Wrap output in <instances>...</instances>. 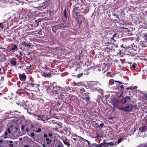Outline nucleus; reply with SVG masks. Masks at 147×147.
<instances>
[{
	"mask_svg": "<svg viewBox=\"0 0 147 147\" xmlns=\"http://www.w3.org/2000/svg\"><path fill=\"white\" fill-rule=\"evenodd\" d=\"M118 109L125 112H132L134 111L136 109L137 105H133L122 108H119Z\"/></svg>",
	"mask_w": 147,
	"mask_h": 147,
	"instance_id": "obj_1",
	"label": "nucleus"
},
{
	"mask_svg": "<svg viewBox=\"0 0 147 147\" xmlns=\"http://www.w3.org/2000/svg\"><path fill=\"white\" fill-rule=\"evenodd\" d=\"M65 24V21L64 20L63 22L62 23L60 24L52 26V29L53 31L54 32H55V31L56 30L60 29L62 28L66 27V25Z\"/></svg>",
	"mask_w": 147,
	"mask_h": 147,
	"instance_id": "obj_2",
	"label": "nucleus"
},
{
	"mask_svg": "<svg viewBox=\"0 0 147 147\" xmlns=\"http://www.w3.org/2000/svg\"><path fill=\"white\" fill-rule=\"evenodd\" d=\"M37 125H34L31 124L30 125V130L32 131L38 133L40 132L41 131V129L40 127L38 128Z\"/></svg>",
	"mask_w": 147,
	"mask_h": 147,
	"instance_id": "obj_3",
	"label": "nucleus"
},
{
	"mask_svg": "<svg viewBox=\"0 0 147 147\" xmlns=\"http://www.w3.org/2000/svg\"><path fill=\"white\" fill-rule=\"evenodd\" d=\"M90 87L92 89L94 90H98V84L95 82H92L90 84Z\"/></svg>",
	"mask_w": 147,
	"mask_h": 147,
	"instance_id": "obj_4",
	"label": "nucleus"
},
{
	"mask_svg": "<svg viewBox=\"0 0 147 147\" xmlns=\"http://www.w3.org/2000/svg\"><path fill=\"white\" fill-rule=\"evenodd\" d=\"M82 103L84 105H86L88 104L90 99V97L88 96L85 97H82Z\"/></svg>",
	"mask_w": 147,
	"mask_h": 147,
	"instance_id": "obj_5",
	"label": "nucleus"
},
{
	"mask_svg": "<svg viewBox=\"0 0 147 147\" xmlns=\"http://www.w3.org/2000/svg\"><path fill=\"white\" fill-rule=\"evenodd\" d=\"M86 58L87 57L86 56H85L84 57H80L79 60L81 64L83 65H86V62L87 61Z\"/></svg>",
	"mask_w": 147,
	"mask_h": 147,
	"instance_id": "obj_6",
	"label": "nucleus"
},
{
	"mask_svg": "<svg viewBox=\"0 0 147 147\" xmlns=\"http://www.w3.org/2000/svg\"><path fill=\"white\" fill-rule=\"evenodd\" d=\"M61 139L62 140L63 143L65 145H67L68 147H70V141L69 140H68L67 139V138H64L63 136H62Z\"/></svg>",
	"mask_w": 147,
	"mask_h": 147,
	"instance_id": "obj_7",
	"label": "nucleus"
},
{
	"mask_svg": "<svg viewBox=\"0 0 147 147\" xmlns=\"http://www.w3.org/2000/svg\"><path fill=\"white\" fill-rule=\"evenodd\" d=\"M7 3V1L5 0H0V6L1 7H5Z\"/></svg>",
	"mask_w": 147,
	"mask_h": 147,
	"instance_id": "obj_8",
	"label": "nucleus"
},
{
	"mask_svg": "<svg viewBox=\"0 0 147 147\" xmlns=\"http://www.w3.org/2000/svg\"><path fill=\"white\" fill-rule=\"evenodd\" d=\"M7 60L6 56L4 54H2L0 55V61L1 62H4L5 61Z\"/></svg>",
	"mask_w": 147,
	"mask_h": 147,
	"instance_id": "obj_9",
	"label": "nucleus"
},
{
	"mask_svg": "<svg viewBox=\"0 0 147 147\" xmlns=\"http://www.w3.org/2000/svg\"><path fill=\"white\" fill-rule=\"evenodd\" d=\"M9 21L11 22V24H13V23H14L15 22L16 20V18L15 16H11L9 18Z\"/></svg>",
	"mask_w": 147,
	"mask_h": 147,
	"instance_id": "obj_10",
	"label": "nucleus"
},
{
	"mask_svg": "<svg viewBox=\"0 0 147 147\" xmlns=\"http://www.w3.org/2000/svg\"><path fill=\"white\" fill-rule=\"evenodd\" d=\"M21 44L24 47H30L31 46V44L28 43V42L24 41L22 42Z\"/></svg>",
	"mask_w": 147,
	"mask_h": 147,
	"instance_id": "obj_11",
	"label": "nucleus"
},
{
	"mask_svg": "<svg viewBox=\"0 0 147 147\" xmlns=\"http://www.w3.org/2000/svg\"><path fill=\"white\" fill-rule=\"evenodd\" d=\"M130 99V97L129 96L125 97L124 98L121 100V102L123 104L125 103L129 100Z\"/></svg>",
	"mask_w": 147,
	"mask_h": 147,
	"instance_id": "obj_12",
	"label": "nucleus"
},
{
	"mask_svg": "<svg viewBox=\"0 0 147 147\" xmlns=\"http://www.w3.org/2000/svg\"><path fill=\"white\" fill-rule=\"evenodd\" d=\"M19 78L22 81H25L26 78V76L25 75L24 73H23L20 75Z\"/></svg>",
	"mask_w": 147,
	"mask_h": 147,
	"instance_id": "obj_13",
	"label": "nucleus"
},
{
	"mask_svg": "<svg viewBox=\"0 0 147 147\" xmlns=\"http://www.w3.org/2000/svg\"><path fill=\"white\" fill-rule=\"evenodd\" d=\"M34 33L36 34H38L39 35H42V30L40 29L34 31Z\"/></svg>",
	"mask_w": 147,
	"mask_h": 147,
	"instance_id": "obj_14",
	"label": "nucleus"
},
{
	"mask_svg": "<svg viewBox=\"0 0 147 147\" xmlns=\"http://www.w3.org/2000/svg\"><path fill=\"white\" fill-rule=\"evenodd\" d=\"M147 129V126L144 125H142L139 128V130L142 132L145 131Z\"/></svg>",
	"mask_w": 147,
	"mask_h": 147,
	"instance_id": "obj_15",
	"label": "nucleus"
},
{
	"mask_svg": "<svg viewBox=\"0 0 147 147\" xmlns=\"http://www.w3.org/2000/svg\"><path fill=\"white\" fill-rule=\"evenodd\" d=\"M44 141L48 145L50 144V143L52 141V139L51 138H49L48 137L44 138Z\"/></svg>",
	"mask_w": 147,
	"mask_h": 147,
	"instance_id": "obj_16",
	"label": "nucleus"
},
{
	"mask_svg": "<svg viewBox=\"0 0 147 147\" xmlns=\"http://www.w3.org/2000/svg\"><path fill=\"white\" fill-rule=\"evenodd\" d=\"M83 74V73L82 72H80V73H79L78 74H75V73H72V75L73 76H77V77L78 78H80V77L82 76Z\"/></svg>",
	"mask_w": 147,
	"mask_h": 147,
	"instance_id": "obj_17",
	"label": "nucleus"
},
{
	"mask_svg": "<svg viewBox=\"0 0 147 147\" xmlns=\"http://www.w3.org/2000/svg\"><path fill=\"white\" fill-rule=\"evenodd\" d=\"M13 47H12L11 48V49L12 50V52L13 53L14 52L15 50H17V49H18L17 46L16 45L13 44Z\"/></svg>",
	"mask_w": 147,
	"mask_h": 147,
	"instance_id": "obj_18",
	"label": "nucleus"
},
{
	"mask_svg": "<svg viewBox=\"0 0 147 147\" xmlns=\"http://www.w3.org/2000/svg\"><path fill=\"white\" fill-rule=\"evenodd\" d=\"M51 74V73H47L45 72H43V74H42V76L45 77H48L50 78Z\"/></svg>",
	"mask_w": 147,
	"mask_h": 147,
	"instance_id": "obj_19",
	"label": "nucleus"
},
{
	"mask_svg": "<svg viewBox=\"0 0 147 147\" xmlns=\"http://www.w3.org/2000/svg\"><path fill=\"white\" fill-rule=\"evenodd\" d=\"M45 88L48 90H53L55 88V87H54L53 86H45Z\"/></svg>",
	"mask_w": 147,
	"mask_h": 147,
	"instance_id": "obj_20",
	"label": "nucleus"
},
{
	"mask_svg": "<svg viewBox=\"0 0 147 147\" xmlns=\"http://www.w3.org/2000/svg\"><path fill=\"white\" fill-rule=\"evenodd\" d=\"M16 59H15V60L11 59L10 60V63L11 65H17V62L16 61Z\"/></svg>",
	"mask_w": 147,
	"mask_h": 147,
	"instance_id": "obj_21",
	"label": "nucleus"
},
{
	"mask_svg": "<svg viewBox=\"0 0 147 147\" xmlns=\"http://www.w3.org/2000/svg\"><path fill=\"white\" fill-rule=\"evenodd\" d=\"M21 106L22 107H23L26 110H27V111L28 113H29L28 111V108L27 105L25 104V103H23L22 104Z\"/></svg>",
	"mask_w": 147,
	"mask_h": 147,
	"instance_id": "obj_22",
	"label": "nucleus"
},
{
	"mask_svg": "<svg viewBox=\"0 0 147 147\" xmlns=\"http://www.w3.org/2000/svg\"><path fill=\"white\" fill-rule=\"evenodd\" d=\"M78 13H77V12H76L75 14L76 15V16L77 17V20L78 21V23L80 25L82 24V21L80 20L78 16Z\"/></svg>",
	"mask_w": 147,
	"mask_h": 147,
	"instance_id": "obj_23",
	"label": "nucleus"
},
{
	"mask_svg": "<svg viewBox=\"0 0 147 147\" xmlns=\"http://www.w3.org/2000/svg\"><path fill=\"white\" fill-rule=\"evenodd\" d=\"M36 85L32 83H28L27 84V86L30 87H33Z\"/></svg>",
	"mask_w": 147,
	"mask_h": 147,
	"instance_id": "obj_24",
	"label": "nucleus"
},
{
	"mask_svg": "<svg viewBox=\"0 0 147 147\" xmlns=\"http://www.w3.org/2000/svg\"><path fill=\"white\" fill-rule=\"evenodd\" d=\"M42 116L40 115H38V118H36L37 120H40L41 121H43V122H45V120L44 119H43L41 117Z\"/></svg>",
	"mask_w": 147,
	"mask_h": 147,
	"instance_id": "obj_25",
	"label": "nucleus"
},
{
	"mask_svg": "<svg viewBox=\"0 0 147 147\" xmlns=\"http://www.w3.org/2000/svg\"><path fill=\"white\" fill-rule=\"evenodd\" d=\"M2 24V26L3 27V28L6 27L7 26V21H5L4 22L1 23Z\"/></svg>",
	"mask_w": 147,
	"mask_h": 147,
	"instance_id": "obj_26",
	"label": "nucleus"
},
{
	"mask_svg": "<svg viewBox=\"0 0 147 147\" xmlns=\"http://www.w3.org/2000/svg\"><path fill=\"white\" fill-rule=\"evenodd\" d=\"M110 45H111V46H108V47H109V49H110L111 50H112V51H115V49H114V47H113V44H110Z\"/></svg>",
	"mask_w": 147,
	"mask_h": 147,
	"instance_id": "obj_27",
	"label": "nucleus"
},
{
	"mask_svg": "<svg viewBox=\"0 0 147 147\" xmlns=\"http://www.w3.org/2000/svg\"><path fill=\"white\" fill-rule=\"evenodd\" d=\"M75 72H74V73H75V74H78L79 73H80V69L79 68L76 69H75Z\"/></svg>",
	"mask_w": 147,
	"mask_h": 147,
	"instance_id": "obj_28",
	"label": "nucleus"
},
{
	"mask_svg": "<svg viewBox=\"0 0 147 147\" xmlns=\"http://www.w3.org/2000/svg\"><path fill=\"white\" fill-rule=\"evenodd\" d=\"M122 141H123V138H120L117 140L116 142V143L117 144L120 143Z\"/></svg>",
	"mask_w": 147,
	"mask_h": 147,
	"instance_id": "obj_29",
	"label": "nucleus"
},
{
	"mask_svg": "<svg viewBox=\"0 0 147 147\" xmlns=\"http://www.w3.org/2000/svg\"><path fill=\"white\" fill-rule=\"evenodd\" d=\"M143 37L144 39L145 40V42H147V33H145L144 34Z\"/></svg>",
	"mask_w": 147,
	"mask_h": 147,
	"instance_id": "obj_30",
	"label": "nucleus"
},
{
	"mask_svg": "<svg viewBox=\"0 0 147 147\" xmlns=\"http://www.w3.org/2000/svg\"><path fill=\"white\" fill-rule=\"evenodd\" d=\"M107 145H109L110 147H111L114 146V143L112 142H109L108 143H107Z\"/></svg>",
	"mask_w": 147,
	"mask_h": 147,
	"instance_id": "obj_31",
	"label": "nucleus"
},
{
	"mask_svg": "<svg viewBox=\"0 0 147 147\" xmlns=\"http://www.w3.org/2000/svg\"><path fill=\"white\" fill-rule=\"evenodd\" d=\"M64 17L66 18H67V11H66V9L65 8L64 11Z\"/></svg>",
	"mask_w": 147,
	"mask_h": 147,
	"instance_id": "obj_32",
	"label": "nucleus"
},
{
	"mask_svg": "<svg viewBox=\"0 0 147 147\" xmlns=\"http://www.w3.org/2000/svg\"><path fill=\"white\" fill-rule=\"evenodd\" d=\"M55 104L58 106H60L61 104V102L59 101H56L55 102Z\"/></svg>",
	"mask_w": 147,
	"mask_h": 147,
	"instance_id": "obj_33",
	"label": "nucleus"
},
{
	"mask_svg": "<svg viewBox=\"0 0 147 147\" xmlns=\"http://www.w3.org/2000/svg\"><path fill=\"white\" fill-rule=\"evenodd\" d=\"M104 125V123H102L100 124V125H99L98 126H97V127H99L100 128H102L103 127Z\"/></svg>",
	"mask_w": 147,
	"mask_h": 147,
	"instance_id": "obj_34",
	"label": "nucleus"
},
{
	"mask_svg": "<svg viewBox=\"0 0 147 147\" xmlns=\"http://www.w3.org/2000/svg\"><path fill=\"white\" fill-rule=\"evenodd\" d=\"M119 35L118 34L116 33L115 34H114L113 35V37H114L116 39L118 38L119 37Z\"/></svg>",
	"mask_w": 147,
	"mask_h": 147,
	"instance_id": "obj_35",
	"label": "nucleus"
},
{
	"mask_svg": "<svg viewBox=\"0 0 147 147\" xmlns=\"http://www.w3.org/2000/svg\"><path fill=\"white\" fill-rule=\"evenodd\" d=\"M114 38H115L113 37H113L112 38H110L111 40V41L112 43L115 42H116V41Z\"/></svg>",
	"mask_w": 147,
	"mask_h": 147,
	"instance_id": "obj_36",
	"label": "nucleus"
},
{
	"mask_svg": "<svg viewBox=\"0 0 147 147\" xmlns=\"http://www.w3.org/2000/svg\"><path fill=\"white\" fill-rule=\"evenodd\" d=\"M74 85L75 86H80L81 85V83L80 82H78L77 83L75 82L74 83Z\"/></svg>",
	"mask_w": 147,
	"mask_h": 147,
	"instance_id": "obj_37",
	"label": "nucleus"
},
{
	"mask_svg": "<svg viewBox=\"0 0 147 147\" xmlns=\"http://www.w3.org/2000/svg\"><path fill=\"white\" fill-rule=\"evenodd\" d=\"M115 83H118L119 84H122V83L121 82H119V81H113L112 82V83L114 84L115 83Z\"/></svg>",
	"mask_w": 147,
	"mask_h": 147,
	"instance_id": "obj_38",
	"label": "nucleus"
},
{
	"mask_svg": "<svg viewBox=\"0 0 147 147\" xmlns=\"http://www.w3.org/2000/svg\"><path fill=\"white\" fill-rule=\"evenodd\" d=\"M103 143H101L100 144H96V147H103Z\"/></svg>",
	"mask_w": 147,
	"mask_h": 147,
	"instance_id": "obj_39",
	"label": "nucleus"
},
{
	"mask_svg": "<svg viewBox=\"0 0 147 147\" xmlns=\"http://www.w3.org/2000/svg\"><path fill=\"white\" fill-rule=\"evenodd\" d=\"M78 7H75L73 9V11L74 12H76L77 11L79 10V9H78Z\"/></svg>",
	"mask_w": 147,
	"mask_h": 147,
	"instance_id": "obj_40",
	"label": "nucleus"
},
{
	"mask_svg": "<svg viewBox=\"0 0 147 147\" xmlns=\"http://www.w3.org/2000/svg\"><path fill=\"white\" fill-rule=\"evenodd\" d=\"M24 126L23 125H22L21 127V130L23 132H25V131L24 130Z\"/></svg>",
	"mask_w": 147,
	"mask_h": 147,
	"instance_id": "obj_41",
	"label": "nucleus"
},
{
	"mask_svg": "<svg viewBox=\"0 0 147 147\" xmlns=\"http://www.w3.org/2000/svg\"><path fill=\"white\" fill-rule=\"evenodd\" d=\"M121 28L122 29H125L126 30H125L126 31H127L129 30L128 28L125 27L124 26H121Z\"/></svg>",
	"mask_w": 147,
	"mask_h": 147,
	"instance_id": "obj_42",
	"label": "nucleus"
},
{
	"mask_svg": "<svg viewBox=\"0 0 147 147\" xmlns=\"http://www.w3.org/2000/svg\"><path fill=\"white\" fill-rule=\"evenodd\" d=\"M136 64L135 63H133L132 64V66L134 69H135V68H136Z\"/></svg>",
	"mask_w": 147,
	"mask_h": 147,
	"instance_id": "obj_43",
	"label": "nucleus"
},
{
	"mask_svg": "<svg viewBox=\"0 0 147 147\" xmlns=\"http://www.w3.org/2000/svg\"><path fill=\"white\" fill-rule=\"evenodd\" d=\"M105 50L107 52H112V50H111L110 49H109V47H107L105 49Z\"/></svg>",
	"mask_w": 147,
	"mask_h": 147,
	"instance_id": "obj_44",
	"label": "nucleus"
},
{
	"mask_svg": "<svg viewBox=\"0 0 147 147\" xmlns=\"http://www.w3.org/2000/svg\"><path fill=\"white\" fill-rule=\"evenodd\" d=\"M31 65H30V66H27L26 69L30 70L31 69Z\"/></svg>",
	"mask_w": 147,
	"mask_h": 147,
	"instance_id": "obj_45",
	"label": "nucleus"
},
{
	"mask_svg": "<svg viewBox=\"0 0 147 147\" xmlns=\"http://www.w3.org/2000/svg\"><path fill=\"white\" fill-rule=\"evenodd\" d=\"M118 89H119L120 88H121V90L122 91V90H123L124 89V87L123 86H118Z\"/></svg>",
	"mask_w": 147,
	"mask_h": 147,
	"instance_id": "obj_46",
	"label": "nucleus"
},
{
	"mask_svg": "<svg viewBox=\"0 0 147 147\" xmlns=\"http://www.w3.org/2000/svg\"><path fill=\"white\" fill-rule=\"evenodd\" d=\"M88 93L87 92H84V93H82V94L84 96H88Z\"/></svg>",
	"mask_w": 147,
	"mask_h": 147,
	"instance_id": "obj_47",
	"label": "nucleus"
},
{
	"mask_svg": "<svg viewBox=\"0 0 147 147\" xmlns=\"http://www.w3.org/2000/svg\"><path fill=\"white\" fill-rule=\"evenodd\" d=\"M80 91L82 94L84 92H85V90L84 88H83L80 89Z\"/></svg>",
	"mask_w": 147,
	"mask_h": 147,
	"instance_id": "obj_48",
	"label": "nucleus"
},
{
	"mask_svg": "<svg viewBox=\"0 0 147 147\" xmlns=\"http://www.w3.org/2000/svg\"><path fill=\"white\" fill-rule=\"evenodd\" d=\"M7 132L9 134H11V131L9 128H8L7 129Z\"/></svg>",
	"mask_w": 147,
	"mask_h": 147,
	"instance_id": "obj_49",
	"label": "nucleus"
},
{
	"mask_svg": "<svg viewBox=\"0 0 147 147\" xmlns=\"http://www.w3.org/2000/svg\"><path fill=\"white\" fill-rule=\"evenodd\" d=\"M44 138H47L48 135L47 134H44L43 136Z\"/></svg>",
	"mask_w": 147,
	"mask_h": 147,
	"instance_id": "obj_50",
	"label": "nucleus"
},
{
	"mask_svg": "<svg viewBox=\"0 0 147 147\" xmlns=\"http://www.w3.org/2000/svg\"><path fill=\"white\" fill-rule=\"evenodd\" d=\"M8 133L7 130L5 131L4 135L5 136H6L8 135Z\"/></svg>",
	"mask_w": 147,
	"mask_h": 147,
	"instance_id": "obj_51",
	"label": "nucleus"
},
{
	"mask_svg": "<svg viewBox=\"0 0 147 147\" xmlns=\"http://www.w3.org/2000/svg\"><path fill=\"white\" fill-rule=\"evenodd\" d=\"M8 147H13V144H10L8 145Z\"/></svg>",
	"mask_w": 147,
	"mask_h": 147,
	"instance_id": "obj_52",
	"label": "nucleus"
},
{
	"mask_svg": "<svg viewBox=\"0 0 147 147\" xmlns=\"http://www.w3.org/2000/svg\"><path fill=\"white\" fill-rule=\"evenodd\" d=\"M113 47H116V48H117L118 47V45H117V44H113Z\"/></svg>",
	"mask_w": 147,
	"mask_h": 147,
	"instance_id": "obj_53",
	"label": "nucleus"
},
{
	"mask_svg": "<svg viewBox=\"0 0 147 147\" xmlns=\"http://www.w3.org/2000/svg\"><path fill=\"white\" fill-rule=\"evenodd\" d=\"M113 111H115V106L114 105H113Z\"/></svg>",
	"mask_w": 147,
	"mask_h": 147,
	"instance_id": "obj_54",
	"label": "nucleus"
},
{
	"mask_svg": "<svg viewBox=\"0 0 147 147\" xmlns=\"http://www.w3.org/2000/svg\"><path fill=\"white\" fill-rule=\"evenodd\" d=\"M53 134L51 133H49L48 134V136L49 137H51L53 136Z\"/></svg>",
	"mask_w": 147,
	"mask_h": 147,
	"instance_id": "obj_55",
	"label": "nucleus"
},
{
	"mask_svg": "<svg viewBox=\"0 0 147 147\" xmlns=\"http://www.w3.org/2000/svg\"><path fill=\"white\" fill-rule=\"evenodd\" d=\"M92 146H95V147H96V143H93V144H92Z\"/></svg>",
	"mask_w": 147,
	"mask_h": 147,
	"instance_id": "obj_56",
	"label": "nucleus"
},
{
	"mask_svg": "<svg viewBox=\"0 0 147 147\" xmlns=\"http://www.w3.org/2000/svg\"><path fill=\"white\" fill-rule=\"evenodd\" d=\"M57 147H64L63 144H59L58 145Z\"/></svg>",
	"mask_w": 147,
	"mask_h": 147,
	"instance_id": "obj_57",
	"label": "nucleus"
},
{
	"mask_svg": "<svg viewBox=\"0 0 147 147\" xmlns=\"http://www.w3.org/2000/svg\"><path fill=\"white\" fill-rule=\"evenodd\" d=\"M0 28H1L2 29L3 28L2 24L1 23H0Z\"/></svg>",
	"mask_w": 147,
	"mask_h": 147,
	"instance_id": "obj_58",
	"label": "nucleus"
},
{
	"mask_svg": "<svg viewBox=\"0 0 147 147\" xmlns=\"http://www.w3.org/2000/svg\"><path fill=\"white\" fill-rule=\"evenodd\" d=\"M35 136L34 134V133H32L31 134V137H34Z\"/></svg>",
	"mask_w": 147,
	"mask_h": 147,
	"instance_id": "obj_59",
	"label": "nucleus"
},
{
	"mask_svg": "<svg viewBox=\"0 0 147 147\" xmlns=\"http://www.w3.org/2000/svg\"><path fill=\"white\" fill-rule=\"evenodd\" d=\"M107 61H109V62H110V61L111 62L112 59L111 58H109V59H107Z\"/></svg>",
	"mask_w": 147,
	"mask_h": 147,
	"instance_id": "obj_60",
	"label": "nucleus"
},
{
	"mask_svg": "<svg viewBox=\"0 0 147 147\" xmlns=\"http://www.w3.org/2000/svg\"><path fill=\"white\" fill-rule=\"evenodd\" d=\"M4 144L3 143L0 144V147H3Z\"/></svg>",
	"mask_w": 147,
	"mask_h": 147,
	"instance_id": "obj_61",
	"label": "nucleus"
},
{
	"mask_svg": "<svg viewBox=\"0 0 147 147\" xmlns=\"http://www.w3.org/2000/svg\"><path fill=\"white\" fill-rule=\"evenodd\" d=\"M3 51H6V52H7V49L5 48H4L3 49Z\"/></svg>",
	"mask_w": 147,
	"mask_h": 147,
	"instance_id": "obj_62",
	"label": "nucleus"
},
{
	"mask_svg": "<svg viewBox=\"0 0 147 147\" xmlns=\"http://www.w3.org/2000/svg\"><path fill=\"white\" fill-rule=\"evenodd\" d=\"M144 96L145 97V99L146 100L147 99V94L144 95Z\"/></svg>",
	"mask_w": 147,
	"mask_h": 147,
	"instance_id": "obj_63",
	"label": "nucleus"
},
{
	"mask_svg": "<svg viewBox=\"0 0 147 147\" xmlns=\"http://www.w3.org/2000/svg\"><path fill=\"white\" fill-rule=\"evenodd\" d=\"M142 147H147V144H145Z\"/></svg>",
	"mask_w": 147,
	"mask_h": 147,
	"instance_id": "obj_64",
	"label": "nucleus"
}]
</instances>
